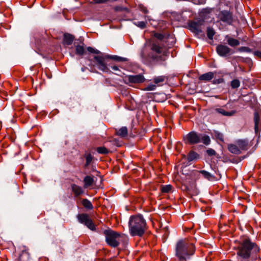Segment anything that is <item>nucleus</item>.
I'll use <instances>...</instances> for the list:
<instances>
[{"label":"nucleus","instance_id":"7c9ffc66","mask_svg":"<svg viewBox=\"0 0 261 261\" xmlns=\"http://www.w3.org/2000/svg\"><path fill=\"white\" fill-rule=\"evenodd\" d=\"M76 54L79 56H82L84 54L85 49L83 46L77 45L75 47Z\"/></svg>","mask_w":261,"mask_h":261},{"label":"nucleus","instance_id":"0eeeda50","mask_svg":"<svg viewBox=\"0 0 261 261\" xmlns=\"http://www.w3.org/2000/svg\"><path fill=\"white\" fill-rule=\"evenodd\" d=\"M217 22H223L226 25H231L233 22V13L229 10H220L217 14Z\"/></svg>","mask_w":261,"mask_h":261},{"label":"nucleus","instance_id":"39448f33","mask_svg":"<svg viewBox=\"0 0 261 261\" xmlns=\"http://www.w3.org/2000/svg\"><path fill=\"white\" fill-rule=\"evenodd\" d=\"M185 139L190 144H195L202 142L204 145H208L211 142V139L208 136L201 134H198L194 131L188 133L186 135Z\"/></svg>","mask_w":261,"mask_h":261},{"label":"nucleus","instance_id":"f03ea898","mask_svg":"<svg viewBox=\"0 0 261 261\" xmlns=\"http://www.w3.org/2000/svg\"><path fill=\"white\" fill-rule=\"evenodd\" d=\"M195 251L194 244L188 239L178 240L175 245V255L179 261H188Z\"/></svg>","mask_w":261,"mask_h":261},{"label":"nucleus","instance_id":"2eb2a0df","mask_svg":"<svg viewBox=\"0 0 261 261\" xmlns=\"http://www.w3.org/2000/svg\"><path fill=\"white\" fill-rule=\"evenodd\" d=\"M253 119L254 122V129L255 133L257 134L259 129L261 128V119L259 117L258 112H254Z\"/></svg>","mask_w":261,"mask_h":261},{"label":"nucleus","instance_id":"9d476101","mask_svg":"<svg viewBox=\"0 0 261 261\" xmlns=\"http://www.w3.org/2000/svg\"><path fill=\"white\" fill-rule=\"evenodd\" d=\"M77 219L81 223L85 225L90 230L92 231L95 230V226L88 215L86 214H79L77 215Z\"/></svg>","mask_w":261,"mask_h":261},{"label":"nucleus","instance_id":"a18cd8bd","mask_svg":"<svg viewBox=\"0 0 261 261\" xmlns=\"http://www.w3.org/2000/svg\"><path fill=\"white\" fill-rule=\"evenodd\" d=\"M218 138L221 141L223 142L224 141V138H223V136L221 134H219L218 135Z\"/></svg>","mask_w":261,"mask_h":261},{"label":"nucleus","instance_id":"49530a36","mask_svg":"<svg viewBox=\"0 0 261 261\" xmlns=\"http://www.w3.org/2000/svg\"><path fill=\"white\" fill-rule=\"evenodd\" d=\"M111 68L114 71H120L117 66H112Z\"/></svg>","mask_w":261,"mask_h":261},{"label":"nucleus","instance_id":"f8f14e48","mask_svg":"<svg viewBox=\"0 0 261 261\" xmlns=\"http://www.w3.org/2000/svg\"><path fill=\"white\" fill-rule=\"evenodd\" d=\"M231 49L227 46L223 44H219L216 47L218 54L222 57L226 56L229 54Z\"/></svg>","mask_w":261,"mask_h":261},{"label":"nucleus","instance_id":"f3484780","mask_svg":"<svg viewBox=\"0 0 261 261\" xmlns=\"http://www.w3.org/2000/svg\"><path fill=\"white\" fill-rule=\"evenodd\" d=\"M216 72H208L199 76L198 79L201 81L209 82L214 77Z\"/></svg>","mask_w":261,"mask_h":261},{"label":"nucleus","instance_id":"dca6fc26","mask_svg":"<svg viewBox=\"0 0 261 261\" xmlns=\"http://www.w3.org/2000/svg\"><path fill=\"white\" fill-rule=\"evenodd\" d=\"M240 150H247L248 149V141L246 139H239L236 141Z\"/></svg>","mask_w":261,"mask_h":261},{"label":"nucleus","instance_id":"4468645a","mask_svg":"<svg viewBox=\"0 0 261 261\" xmlns=\"http://www.w3.org/2000/svg\"><path fill=\"white\" fill-rule=\"evenodd\" d=\"M154 36L157 38L160 41L162 42H166L168 40H172L171 42L172 43H174V38L172 36L170 35H168L167 36H165L162 33H155L154 34Z\"/></svg>","mask_w":261,"mask_h":261},{"label":"nucleus","instance_id":"1a4fd4ad","mask_svg":"<svg viewBox=\"0 0 261 261\" xmlns=\"http://www.w3.org/2000/svg\"><path fill=\"white\" fill-rule=\"evenodd\" d=\"M204 21L202 19H197L190 21L188 23L189 29L194 33L198 34L202 32Z\"/></svg>","mask_w":261,"mask_h":261},{"label":"nucleus","instance_id":"37998d69","mask_svg":"<svg viewBox=\"0 0 261 261\" xmlns=\"http://www.w3.org/2000/svg\"><path fill=\"white\" fill-rule=\"evenodd\" d=\"M140 9H141V10L145 14H146L148 12L147 9L145 7H144L143 6H140Z\"/></svg>","mask_w":261,"mask_h":261},{"label":"nucleus","instance_id":"c85d7f7f","mask_svg":"<svg viewBox=\"0 0 261 261\" xmlns=\"http://www.w3.org/2000/svg\"><path fill=\"white\" fill-rule=\"evenodd\" d=\"M172 189V187L170 185H161L160 188L161 191L163 193H168L171 191Z\"/></svg>","mask_w":261,"mask_h":261},{"label":"nucleus","instance_id":"f704fd0d","mask_svg":"<svg viewBox=\"0 0 261 261\" xmlns=\"http://www.w3.org/2000/svg\"><path fill=\"white\" fill-rule=\"evenodd\" d=\"M109 58H111V59H114L117 61H120V62L126 61L127 60L126 58H122V57H119L117 56H111V57H110Z\"/></svg>","mask_w":261,"mask_h":261},{"label":"nucleus","instance_id":"58836bf2","mask_svg":"<svg viewBox=\"0 0 261 261\" xmlns=\"http://www.w3.org/2000/svg\"><path fill=\"white\" fill-rule=\"evenodd\" d=\"M206 153H207V154L208 155H210V156L215 155L216 153L215 150H214V149H213L212 148H209V149H207Z\"/></svg>","mask_w":261,"mask_h":261},{"label":"nucleus","instance_id":"a878e982","mask_svg":"<svg viewBox=\"0 0 261 261\" xmlns=\"http://www.w3.org/2000/svg\"><path fill=\"white\" fill-rule=\"evenodd\" d=\"M30 258V254L26 250L21 252L19 255V260L20 261H28Z\"/></svg>","mask_w":261,"mask_h":261},{"label":"nucleus","instance_id":"5701e85b","mask_svg":"<svg viewBox=\"0 0 261 261\" xmlns=\"http://www.w3.org/2000/svg\"><path fill=\"white\" fill-rule=\"evenodd\" d=\"M199 158V154L193 150H191L187 155V160L189 162L193 161Z\"/></svg>","mask_w":261,"mask_h":261},{"label":"nucleus","instance_id":"a19ab883","mask_svg":"<svg viewBox=\"0 0 261 261\" xmlns=\"http://www.w3.org/2000/svg\"><path fill=\"white\" fill-rule=\"evenodd\" d=\"M156 88V86L154 85H149L146 88L145 90L148 91L154 90Z\"/></svg>","mask_w":261,"mask_h":261},{"label":"nucleus","instance_id":"c03bdc74","mask_svg":"<svg viewBox=\"0 0 261 261\" xmlns=\"http://www.w3.org/2000/svg\"><path fill=\"white\" fill-rule=\"evenodd\" d=\"M109 0H95V2L97 4H102L108 2Z\"/></svg>","mask_w":261,"mask_h":261},{"label":"nucleus","instance_id":"393cba45","mask_svg":"<svg viewBox=\"0 0 261 261\" xmlns=\"http://www.w3.org/2000/svg\"><path fill=\"white\" fill-rule=\"evenodd\" d=\"M82 205H83V206L86 208V209H88V210H92L93 208V206L92 204V203L91 202V201L90 200H89L88 199H82Z\"/></svg>","mask_w":261,"mask_h":261},{"label":"nucleus","instance_id":"c9c22d12","mask_svg":"<svg viewBox=\"0 0 261 261\" xmlns=\"http://www.w3.org/2000/svg\"><path fill=\"white\" fill-rule=\"evenodd\" d=\"M93 160V157L90 154H88L86 156V164L85 167H87L91 163Z\"/></svg>","mask_w":261,"mask_h":261},{"label":"nucleus","instance_id":"ddd939ff","mask_svg":"<svg viewBox=\"0 0 261 261\" xmlns=\"http://www.w3.org/2000/svg\"><path fill=\"white\" fill-rule=\"evenodd\" d=\"M71 188L75 197H79L84 193V188L75 184L71 185Z\"/></svg>","mask_w":261,"mask_h":261},{"label":"nucleus","instance_id":"aec40b11","mask_svg":"<svg viewBox=\"0 0 261 261\" xmlns=\"http://www.w3.org/2000/svg\"><path fill=\"white\" fill-rule=\"evenodd\" d=\"M228 149L231 153L233 154H240L241 153L240 149L236 143V144H229L228 145Z\"/></svg>","mask_w":261,"mask_h":261},{"label":"nucleus","instance_id":"473e14b6","mask_svg":"<svg viewBox=\"0 0 261 261\" xmlns=\"http://www.w3.org/2000/svg\"><path fill=\"white\" fill-rule=\"evenodd\" d=\"M231 87L232 89H237L240 86V82L238 79H234L231 82Z\"/></svg>","mask_w":261,"mask_h":261},{"label":"nucleus","instance_id":"e433bc0d","mask_svg":"<svg viewBox=\"0 0 261 261\" xmlns=\"http://www.w3.org/2000/svg\"><path fill=\"white\" fill-rule=\"evenodd\" d=\"M238 51L240 52H246V53H251L252 50L248 47L246 46H242L238 48Z\"/></svg>","mask_w":261,"mask_h":261},{"label":"nucleus","instance_id":"412c9836","mask_svg":"<svg viewBox=\"0 0 261 261\" xmlns=\"http://www.w3.org/2000/svg\"><path fill=\"white\" fill-rule=\"evenodd\" d=\"M74 39V37L73 35L70 34H65L63 38V43L66 45H71Z\"/></svg>","mask_w":261,"mask_h":261},{"label":"nucleus","instance_id":"6ab92c4d","mask_svg":"<svg viewBox=\"0 0 261 261\" xmlns=\"http://www.w3.org/2000/svg\"><path fill=\"white\" fill-rule=\"evenodd\" d=\"M225 40L228 45H229L231 47H236L238 46L240 44V41L234 39L229 35H226L225 36Z\"/></svg>","mask_w":261,"mask_h":261},{"label":"nucleus","instance_id":"cd10ccee","mask_svg":"<svg viewBox=\"0 0 261 261\" xmlns=\"http://www.w3.org/2000/svg\"><path fill=\"white\" fill-rule=\"evenodd\" d=\"M200 173L202 174V175L205 178L209 180H212L215 178L214 175H213L212 174H211L210 173L206 171L201 170L200 171Z\"/></svg>","mask_w":261,"mask_h":261},{"label":"nucleus","instance_id":"c756f323","mask_svg":"<svg viewBox=\"0 0 261 261\" xmlns=\"http://www.w3.org/2000/svg\"><path fill=\"white\" fill-rule=\"evenodd\" d=\"M96 151L98 153L102 154H107L110 152V150L104 146L97 147Z\"/></svg>","mask_w":261,"mask_h":261},{"label":"nucleus","instance_id":"72a5a7b5","mask_svg":"<svg viewBox=\"0 0 261 261\" xmlns=\"http://www.w3.org/2000/svg\"><path fill=\"white\" fill-rule=\"evenodd\" d=\"M134 24L141 29H144L146 26V22L145 21L135 22Z\"/></svg>","mask_w":261,"mask_h":261},{"label":"nucleus","instance_id":"2f4dec72","mask_svg":"<svg viewBox=\"0 0 261 261\" xmlns=\"http://www.w3.org/2000/svg\"><path fill=\"white\" fill-rule=\"evenodd\" d=\"M207 36L210 39H213L214 36L215 34V31L213 28L208 27L207 29Z\"/></svg>","mask_w":261,"mask_h":261},{"label":"nucleus","instance_id":"4be33fe9","mask_svg":"<svg viewBox=\"0 0 261 261\" xmlns=\"http://www.w3.org/2000/svg\"><path fill=\"white\" fill-rule=\"evenodd\" d=\"M116 133L118 136L122 138L125 137L127 136L128 134L127 128L125 126H123L119 129H116Z\"/></svg>","mask_w":261,"mask_h":261},{"label":"nucleus","instance_id":"de8ad7c7","mask_svg":"<svg viewBox=\"0 0 261 261\" xmlns=\"http://www.w3.org/2000/svg\"><path fill=\"white\" fill-rule=\"evenodd\" d=\"M167 47H170V46L169 45H167Z\"/></svg>","mask_w":261,"mask_h":261},{"label":"nucleus","instance_id":"b1692460","mask_svg":"<svg viewBox=\"0 0 261 261\" xmlns=\"http://www.w3.org/2000/svg\"><path fill=\"white\" fill-rule=\"evenodd\" d=\"M215 111L217 113L221 114V115H222L223 116H232L236 113V112L233 111H232L230 112H227L222 108H217L215 110Z\"/></svg>","mask_w":261,"mask_h":261},{"label":"nucleus","instance_id":"4c0bfd02","mask_svg":"<svg viewBox=\"0 0 261 261\" xmlns=\"http://www.w3.org/2000/svg\"><path fill=\"white\" fill-rule=\"evenodd\" d=\"M87 50L91 53H94V54H100V52L98 50L95 49L91 47H88L87 48Z\"/></svg>","mask_w":261,"mask_h":261},{"label":"nucleus","instance_id":"ea45409f","mask_svg":"<svg viewBox=\"0 0 261 261\" xmlns=\"http://www.w3.org/2000/svg\"><path fill=\"white\" fill-rule=\"evenodd\" d=\"M253 54L256 58L261 60V51L256 50L253 51Z\"/></svg>","mask_w":261,"mask_h":261},{"label":"nucleus","instance_id":"6e6552de","mask_svg":"<svg viewBox=\"0 0 261 261\" xmlns=\"http://www.w3.org/2000/svg\"><path fill=\"white\" fill-rule=\"evenodd\" d=\"M109 58V56H103L102 55L94 56V59L96 62L97 67L103 72H108L109 70L107 65L106 60Z\"/></svg>","mask_w":261,"mask_h":261},{"label":"nucleus","instance_id":"f257e3e1","mask_svg":"<svg viewBox=\"0 0 261 261\" xmlns=\"http://www.w3.org/2000/svg\"><path fill=\"white\" fill-rule=\"evenodd\" d=\"M236 250V261H255L259 258V246L247 236L240 238Z\"/></svg>","mask_w":261,"mask_h":261},{"label":"nucleus","instance_id":"a211bd4d","mask_svg":"<svg viewBox=\"0 0 261 261\" xmlns=\"http://www.w3.org/2000/svg\"><path fill=\"white\" fill-rule=\"evenodd\" d=\"M84 181V188H87L93 185L94 182V176L92 175L86 176L83 180Z\"/></svg>","mask_w":261,"mask_h":261},{"label":"nucleus","instance_id":"bb28decb","mask_svg":"<svg viewBox=\"0 0 261 261\" xmlns=\"http://www.w3.org/2000/svg\"><path fill=\"white\" fill-rule=\"evenodd\" d=\"M166 80V76H159L155 77L153 79L154 83L159 85L161 86L162 85V83L165 82Z\"/></svg>","mask_w":261,"mask_h":261},{"label":"nucleus","instance_id":"20e7f679","mask_svg":"<svg viewBox=\"0 0 261 261\" xmlns=\"http://www.w3.org/2000/svg\"><path fill=\"white\" fill-rule=\"evenodd\" d=\"M103 233L105 236L107 244L114 248L119 246L121 238L123 237V236L120 233L110 228L105 230Z\"/></svg>","mask_w":261,"mask_h":261},{"label":"nucleus","instance_id":"9b49d317","mask_svg":"<svg viewBox=\"0 0 261 261\" xmlns=\"http://www.w3.org/2000/svg\"><path fill=\"white\" fill-rule=\"evenodd\" d=\"M125 81L126 83L132 84H139L144 82L145 78L143 75L141 74H137L133 75H128L125 77Z\"/></svg>","mask_w":261,"mask_h":261},{"label":"nucleus","instance_id":"7ed1b4c3","mask_svg":"<svg viewBox=\"0 0 261 261\" xmlns=\"http://www.w3.org/2000/svg\"><path fill=\"white\" fill-rule=\"evenodd\" d=\"M146 222L140 215L132 216L129 221V230L132 236L142 237L146 230Z\"/></svg>","mask_w":261,"mask_h":261},{"label":"nucleus","instance_id":"79ce46f5","mask_svg":"<svg viewBox=\"0 0 261 261\" xmlns=\"http://www.w3.org/2000/svg\"><path fill=\"white\" fill-rule=\"evenodd\" d=\"M223 82H224L223 79L220 78V79H215L213 81V83L215 84H220V83H223Z\"/></svg>","mask_w":261,"mask_h":261},{"label":"nucleus","instance_id":"423d86ee","mask_svg":"<svg viewBox=\"0 0 261 261\" xmlns=\"http://www.w3.org/2000/svg\"><path fill=\"white\" fill-rule=\"evenodd\" d=\"M164 45L158 41H153L150 45L151 50L155 53L154 55L152 53H150L148 55L149 59L153 62H159L163 61V57L159 55L163 52Z\"/></svg>","mask_w":261,"mask_h":261}]
</instances>
